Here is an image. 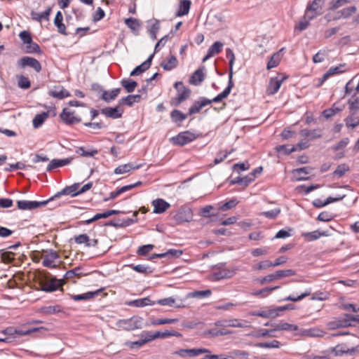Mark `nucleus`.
Here are the masks:
<instances>
[{
	"instance_id": "9d476101",
	"label": "nucleus",
	"mask_w": 359,
	"mask_h": 359,
	"mask_svg": "<svg viewBox=\"0 0 359 359\" xmlns=\"http://www.w3.org/2000/svg\"><path fill=\"white\" fill-rule=\"evenodd\" d=\"M210 351L207 348H191V349H179L175 351L173 354L182 358H194L201 353H210Z\"/></svg>"
},
{
	"instance_id": "c85d7f7f",
	"label": "nucleus",
	"mask_w": 359,
	"mask_h": 359,
	"mask_svg": "<svg viewBox=\"0 0 359 359\" xmlns=\"http://www.w3.org/2000/svg\"><path fill=\"white\" fill-rule=\"evenodd\" d=\"M308 167L295 169L292 171L293 177L297 181L306 180L308 179L306 175L310 173Z\"/></svg>"
},
{
	"instance_id": "aec40b11",
	"label": "nucleus",
	"mask_w": 359,
	"mask_h": 359,
	"mask_svg": "<svg viewBox=\"0 0 359 359\" xmlns=\"http://www.w3.org/2000/svg\"><path fill=\"white\" fill-rule=\"evenodd\" d=\"M140 184H142V182L138 181L135 184L123 186V187L119 188L118 189H117L116 191L111 192L109 194V197L107 198H104V201H108L109 200L114 199L115 198H116L121 194H123L126 191H130Z\"/></svg>"
},
{
	"instance_id": "f03ea898",
	"label": "nucleus",
	"mask_w": 359,
	"mask_h": 359,
	"mask_svg": "<svg viewBox=\"0 0 359 359\" xmlns=\"http://www.w3.org/2000/svg\"><path fill=\"white\" fill-rule=\"evenodd\" d=\"M175 88L177 91V95L170 100V104L172 106L176 107L190 97L191 90L185 87L181 81L176 82Z\"/></svg>"
},
{
	"instance_id": "f3484780",
	"label": "nucleus",
	"mask_w": 359,
	"mask_h": 359,
	"mask_svg": "<svg viewBox=\"0 0 359 359\" xmlns=\"http://www.w3.org/2000/svg\"><path fill=\"white\" fill-rule=\"evenodd\" d=\"M329 236V232L327 231H320L316 230L311 232H304L302 233V236L304 238V240L307 242L314 241L321 236Z\"/></svg>"
},
{
	"instance_id": "393cba45",
	"label": "nucleus",
	"mask_w": 359,
	"mask_h": 359,
	"mask_svg": "<svg viewBox=\"0 0 359 359\" xmlns=\"http://www.w3.org/2000/svg\"><path fill=\"white\" fill-rule=\"evenodd\" d=\"M299 134L302 137H307L309 140H313L322 136V130L320 128L313 130L303 129L300 131Z\"/></svg>"
},
{
	"instance_id": "72a5a7b5",
	"label": "nucleus",
	"mask_w": 359,
	"mask_h": 359,
	"mask_svg": "<svg viewBox=\"0 0 359 359\" xmlns=\"http://www.w3.org/2000/svg\"><path fill=\"white\" fill-rule=\"evenodd\" d=\"M141 167V165H134L133 163H129L118 165L114 170V173L121 175L130 172L132 170H136Z\"/></svg>"
},
{
	"instance_id": "4c0bfd02",
	"label": "nucleus",
	"mask_w": 359,
	"mask_h": 359,
	"mask_svg": "<svg viewBox=\"0 0 359 359\" xmlns=\"http://www.w3.org/2000/svg\"><path fill=\"white\" fill-rule=\"evenodd\" d=\"M141 99V95L140 94L137 95H129L125 97L121 98L119 100L120 104H126L127 106L131 107L134 103L139 102Z\"/></svg>"
},
{
	"instance_id": "9b49d317",
	"label": "nucleus",
	"mask_w": 359,
	"mask_h": 359,
	"mask_svg": "<svg viewBox=\"0 0 359 359\" xmlns=\"http://www.w3.org/2000/svg\"><path fill=\"white\" fill-rule=\"evenodd\" d=\"M236 274L235 270H231L223 267L215 269L210 275V279L218 281L222 279L230 278Z\"/></svg>"
},
{
	"instance_id": "864d4df0",
	"label": "nucleus",
	"mask_w": 359,
	"mask_h": 359,
	"mask_svg": "<svg viewBox=\"0 0 359 359\" xmlns=\"http://www.w3.org/2000/svg\"><path fill=\"white\" fill-rule=\"evenodd\" d=\"M170 116L172 120L175 122H182L187 118V114H183L182 111L177 109H174L171 114Z\"/></svg>"
},
{
	"instance_id": "5701e85b",
	"label": "nucleus",
	"mask_w": 359,
	"mask_h": 359,
	"mask_svg": "<svg viewBox=\"0 0 359 359\" xmlns=\"http://www.w3.org/2000/svg\"><path fill=\"white\" fill-rule=\"evenodd\" d=\"M157 303L161 306H174L175 308H182L184 305L182 299L176 300L174 297H170L159 299Z\"/></svg>"
},
{
	"instance_id": "4d7b16f0",
	"label": "nucleus",
	"mask_w": 359,
	"mask_h": 359,
	"mask_svg": "<svg viewBox=\"0 0 359 359\" xmlns=\"http://www.w3.org/2000/svg\"><path fill=\"white\" fill-rule=\"evenodd\" d=\"M304 359H331V355L327 350L321 351L319 354H309L305 356Z\"/></svg>"
},
{
	"instance_id": "a878e982",
	"label": "nucleus",
	"mask_w": 359,
	"mask_h": 359,
	"mask_svg": "<svg viewBox=\"0 0 359 359\" xmlns=\"http://www.w3.org/2000/svg\"><path fill=\"white\" fill-rule=\"evenodd\" d=\"M205 67H203L201 68L196 70L191 75L190 78V83L194 86L199 85L205 79V74L203 73Z\"/></svg>"
},
{
	"instance_id": "2f4dec72",
	"label": "nucleus",
	"mask_w": 359,
	"mask_h": 359,
	"mask_svg": "<svg viewBox=\"0 0 359 359\" xmlns=\"http://www.w3.org/2000/svg\"><path fill=\"white\" fill-rule=\"evenodd\" d=\"M357 111H350V115L345 118L346 127L355 128L359 125V116L356 114Z\"/></svg>"
},
{
	"instance_id": "de8ad7c7",
	"label": "nucleus",
	"mask_w": 359,
	"mask_h": 359,
	"mask_svg": "<svg viewBox=\"0 0 359 359\" xmlns=\"http://www.w3.org/2000/svg\"><path fill=\"white\" fill-rule=\"evenodd\" d=\"M211 290H200V291H194L191 292H189L187 295V298H204L208 297L211 294Z\"/></svg>"
},
{
	"instance_id": "3c124183",
	"label": "nucleus",
	"mask_w": 359,
	"mask_h": 359,
	"mask_svg": "<svg viewBox=\"0 0 359 359\" xmlns=\"http://www.w3.org/2000/svg\"><path fill=\"white\" fill-rule=\"evenodd\" d=\"M280 288V286L267 287L259 290H257L252 293L254 296H259L261 297H267L272 291Z\"/></svg>"
},
{
	"instance_id": "c756f323",
	"label": "nucleus",
	"mask_w": 359,
	"mask_h": 359,
	"mask_svg": "<svg viewBox=\"0 0 359 359\" xmlns=\"http://www.w3.org/2000/svg\"><path fill=\"white\" fill-rule=\"evenodd\" d=\"M79 186V184L75 183L69 187H67L63 189L61 191L58 192L55 198L60 196V195H71L72 196H76L79 194L77 189Z\"/></svg>"
},
{
	"instance_id": "a19ab883",
	"label": "nucleus",
	"mask_w": 359,
	"mask_h": 359,
	"mask_svg": "<svg viewBox=\"0 0 359 359\" xmlns=\"http://www.w3.org/2000/svg\"><path fill=\"white\" fill-rule=\"evenodd\" d=\"M228 327H241V328H247L250 327V323L245 320H240L237 318L229 319L227 320Z\"/></svg>"
},
{
	"instance_id": "5fc2aeb1",
	"label": "nucleus",
	"mask_w": 359,
	"mask_h": 359,
	"mask_svg": "<svg viewBox=\"0 0 359 359\" xmlns=\"http://www.w3.org/2000/svg\"><path fill=\"white\" fill-rule=\"evenodd\" d=\"M177 65V60L175 55H171L166 63H162L161 67L164 70L170 71Z\"/></svg>"
},
{
	"instance_id": "338daca9",
	"label": "nucleus",
	"mask_w": 359,
	"mask_h": 359,
	"mask_svg": "<svg viewBox=\"0 0 359 359\" xmlns=\"http://www.w3.org/2000/svg\"><path fill=\"white\" fill-rule=\"evenodd\" d=\"M280 212H281V210L280 208H275L271 210L262 212L259 215L264 216L265 217H266L268 219H274L278 216V215L280 213Z\"/></svg>"
},
{
	"instance_id": "f257e3e1",
	"label": "nucleus",
	"mask_w": 359,
	"mask_h": 359,
	"mask_svg": "<svg viewBox=\"0 0 359 359\" xmlns=\"http://www.w3.org/2000/svg\"><path fill=\"white\" fill-rule=\"evenodd\" d=\"M233 87V83L231 81V73L229 75V81L228 82L227 87L220 94L217 95L212 100H209L205 97H201L200 101L195 102L193 105L189 109V115H193L198 113L201 109L212 102H219L223 99L227 97L231 93L232 88Z\"/></svg>"
},
{
	"instance_id": "69168bd1",
	"label": "nucleus",
	"mask_w": 359,
	"mask_h": 359,
	"mask_svg": "<svg viewBox=\"0 0 359 359\" xmlns=\"http://www.w3.org/2000/svg\"><path fill=\"white\" fill-rule=\"evenodd\" d=\"M349 170V166L345 163L340 164L337 166L336 170L334 171L333 175L338 177H341L345 173Z\"/></svg>"
},
{
	"instance_id": "ea45409f",
	"label": "nucleus",
	"mask_w": 359,
	"mask_h": 359,
	"mask_svg": "<svg viewBox=\"0 0 359 359\" xmlns=\"http://www.w3.org/2000/svg\"><path fill=\"white\" fill-rule=\"evenodd\" d=\"M49 112H42L36 114L32 120L33 126L34 128H39L42 126L45 121L48 118Z\"/></svg>"
},
{
	"instance_id": "c9c22d12",
	"label": "nucleus",
	"mask_w": 359,
	"mask_h": 359,
	"mask_svg": "<svg viewBox=\"0 0 359 359\" xmlns=\"http://www.w3.org/2000/svg\"><path fill=\"white\" fill-rule=\"evenodd\" d=\"M63 16L60 11H57L54 19V24L57 28V31L62 34L67 35L66 27L62 22Z\"/></svg>"
},
{
	"instance_id": "473e14b6",
	"label": "nucleus",
	"mask_w": 359,
	"mask_h": 359,
	"mask_svg": "<svg viewBox=\"0 0 359 359\" xmlns=\"http://www.w3.org/2000/svg\"><path fill=\"white\" fill-rule=\"evenodd\" d=\"M191 4V2L190 0H181L176 15L181 17L187 15L189 12Z\"/></svg>"
},
{
	"instance_id": "a18cd8bd",
	"label": "nucleus",
	"mask_w": 359,
	"mask_h": 359,
	"mask_svg": "<svg viewBox=\"0 0 359 359\" xmlns=\"http://www.w3.org/2000/svg\"><path fill=\"white\" fill-rule=\"evenodd\" d=\"M311 20L309 19V17H306V14L304 13V15L302 17L299 23L295 25L294 30L299 32L305 30L309 26Z\"/></svg>"
},
{
	"instance_id": "8fccbe9b",
	"label": "nucleus",
	"mask_w": 359,
	"mask_h": 359,
	"mask_svg": "<svg viewBox=\"0 0 359 359\" xmlns=\"http://www.w3.org/2000/svg\"><path fill=\"white\" fill-rule=\"evenodd\" d=\"M273 273L276 277V280H280L284 277H289L296 275L295 271L292 269L278 270Z\"/></svg>"
},
{
	"instance_id": "cd10ccee",
	"label": "nucleus",
	"mask_w": 359,
	"mask_h": 359,
	"mask_svg": "<svg viewBox=\"0 0 359 359\" xmlns=\"http://www.w3.org/2000/svg\"><path fill=\"white\" fill-rule=\"evenodd\" d=\"M345 65H339V66L332 67L328 71L323 74L320 79V84L325 81L330 76L338 74L344 72V67Z\"/></svg>"
},
{
	"instance_id": "052dcab7",
	"label": "nucleus",
	"mask_w": 359,
	"mask_h": 359,
	"mask_svg": "<svg viewBox=\"0 0 359 359\" xmlns=\"http://www.w3.org/2000/svg\"><path fill=\"white\" fill-rule=\"evenodd\" d=\"M280 61V55L278 53H274L267 63V69L277 67Z\"/></svg>"
},
{
	"instance_id": "a211bd4d",
	"label": "nucleus",
	"mask_w": 359,
	"mask_h": 359,
	"mask_svg": "<svg viewBox=\"0 0 359 359\" xmlns=\"http://www.w3.org/2000/svg\"><path fill=\"white\" fill-rule=\"evenodd\" d=\"M123 110L119 106L115 107H106L101 110V113L107 117L114 119L121 118L122 116Z\"/></svg>"
},
{
	"instance_id": "7c9ffc66",
	"label": "nucleus",
	"mask_w": 359,
	"mask_h": 359,
	"mask_svg": "<svg viewBox=\"0 0 359 359\" xmlns=\"http://www.w3.org/2000/svg\"><path fill=\"white\" fill-rule=\"evenodd\" d=\"M100 292V290H96L94 292H88L81 294H70V298L76 302L78 301H86L90 299L94 298L97 296Z\"/></svg>"
},
{
	"instance_id": "49530a36",
	"label": "nucleus",
	"mask_w": 359,
	"mask_h": 359,
	"mask_svg": "<svg viewBox=\"0 0 359 359\" xmlns=\"http://www.w3.org/2000/svg\"><path fill=\"white\" fill-rule=\"evenodd\" d=\"M275 330L276 331H279V330L297 331V330H298V326L294 324H290L287 323H280L279 324L275 325Z\"/></svg>"
},
{
	"instance_id": "603ef678",
	"label": "nucleus",
	"mask_w": 359,
	"mask_h": 359,
	"mask_svg": "<svg viewBox=\"0 0 359 359\" xmlns=\"http://www.w3.org/2000/svg\"><path fill=\"white\" fill-rule=\"evenodd\" d=\"M122 86L126 90L128 93H132L137 86V83L135 81L123 79L121 81Z\"/></svg>"
},
{
	"instance_id": "09e8293b",
	"label": "nucleus",
	"mask_w": 359,
	"mask_h": 359,
	"mask_svg": "<svg viewBox=\"0 0 359 359\" xmlns=\"http://www.w3.org/2000/svg\"><path fill=\"white\" fill-rule=\"evenodd\" d=\"M41 311L46 315H52L62 312V309L60 305H53L41 308Z\"/></svg>"
},
{
	"instance_id": "2eb2a0df",
	"label": "nucleus",
	"mask_w": 359,
	"mask_h": 359,
	"mask_svg": "<svg viewBox=\"0 0 359 359\" xmlns=\"http://www.w3.org/2000/svg\"><path fill=\"white\" fill-rule=\"evenodd\" d=\"M151 205L154 207L153 212L155 214H161L170 207V204L162 198L154 200Z\"/></svg>"
},
{
	"instance_id": "e433bc0d",
	"label": "nucleus",
	"mask_w": 359,
	"mask_h": 359,
	"mask_svg": "<svg viewBox=\"0 0 359 359\" xmlns=\"http://www.w3.org/2000/svg\"><path fill=\"white\" fill-rule=\"evenodd\" d=\"M83 275H86L83 273V269L80 266L75 267L74 269L67 271L64 275V280H70L74 277L80 278Z\"/></svg>"
},
{
	"instance_id": "79ce46f5",
	"label": "nucleus",
	"mask_w": 359,
	"mask_h": 359,
	"mask_svg": "<svg viewBox=\"0 0 359 359\" xmlns=\"http://www.w3.org/2000/svg\"><path fill=\"white\" fill-rule=\"evenodd\" d=\"M350 111H358L359 110V97L354 93L348 100Z\"/></svg>"
},
{
	"instance_id": "0eeeda50",
	"label": "nucleus",
	"mask_w": 359,
	"mask_h": 359,
	"mask_svg": "<svg viewBox=\"0 0 359 359\" xmlns=\"http://www.w3.org/2000/svg\"><path fill=\"white\" fill-rule=\"evenodd\" d=\"M53 199V198H51L48 201H18L17 206L18 208L21 210H32L42 206H45L48 203L49 201Z\"/></svg>"
},
{
	"instance_id": "13d9d810",
	"label": "nucleus",
	"mask_w": 359,
	"mask_h": 359,
	"mask_svg": "<svg viewBox=\"0 0 359 359\" xmlns=\"http://www.w3.org/2000/svg\"><path fill=\"white\" fill-rule=\"evenodd\" d=\"M327 352L330 353L331 355V359L333 358V357L336 356H340L345 353V349L343 348L341 345H337L334 347L330 348L327 349Z\"/></svg>"
},
{
	"instance_id": "f704fd0d",
	"label": "nucleus",
	"mask_w": 359,
	"mask_h": 359,
	"mask_svg": "<svg viewBox=\"0 0 359 359\" xmlns=\"http://www.w3.org/2000/svg\"><path fill=\"white\" fill-rule=\"evenodd\" d=\"M121 88H114L111 91L104 90L102 95V99L106 102H110L111 101L116 99L121 92Z\"/></svg>"
},
{
	"instance_id": "680f3d73",
	"label": "nucleus",
	"mask_w": 359,
	"mask_h": 359,
	"mask_svg": "<svg viewBox=\"0 0 359 359\" xmlns=\"http://www.w3.org/2000/svg\"><path fill=\"white\" fill-rule=\"evenodd\" d=\"M311 294V290H306L305 292L302 293L300 295L297 297H294L292 295H290L285 298H284L283 301H291V302H299L302 300L304 298L309 296Z\"/></svg>"
},
{
	"instance_id": "58836bf2",
	"label": "nucleus",
	"mask_w": 359,
	"mask_h": 359,
	"mask_svg": "<svg viewBox=\"0 0 359 359\" xmlns=\"http://www.w3.org/2000/svg\"><path fill=\"white\" fill-rule=\"evenodd\" d=\"M51 8L48 7L44 12L42 13H36L32 11L31 13L32 18L36 21L41 22L42 20H48L49 16L51 13Z\"/></svg>"
},
{
	"instance_id": "423d86ee",
	"label": "nucleus",
	"mask_w": 359,
	"mask_h": 359,
	"mask_svg": "<svg viewBox=\"0 0 359 359\" xmlns=\"http://www.w3.org/2000/svg\"><path fill=\"white\" fill-rule=\"evenodd\" d=\"M173 218L178 224L190 222L193 219L192 210L189 208L182 207L178 210Z\"/></svg>"
},
{
	"instance_id": "6ab92c4d",
	"label": "nucleus",
	"mask_w": 359,
	"mask_h": 359,
	"mask_svg": "<svg viewBox=\"0 0 359 359\" xmlns=\"http://www.w3.org/2000/svg\"><path fill=\"white\" fill-rule=\"evenodd\" d=\"M143 319L141 317L134 316L123 322L124 327L128 330H133L142 327Z\"/></svg>"
},
{
	"instance_id": "6e6d98bb",
	"label": "nucleus",
	"mask_w": 359,
	"mask_h": 359,
	"mask_svg": "<svg viewBox=\"0 0 359 359\" xmlns=\"http://www.w3.org/2000/svg\"><path fill=\"white\" fill-rule=\"evenodd\" d=\"M356 11H357V8L354 6L343 8L342 10H341L339 11V13L341 14V16L339 17V18H335L334 20L339 19L340 18H348L351 15L355 13L356 12Z\"/></svg>"
},
{
	"instance_id": "0e129e2a",
	"label": "nucleus",
	"mask_w": 359,
	"mask_h": 359,
	"mask_svg": "<svg viewBox=\"0 0 359 359\" xmlns=\"http://www.w3.org/2000/svg\"><path fill=\"white\" fill-rule=\"evenodd\" d=\"M126 25L132 30H138L140 27V23L138 20L133 18H128L125 20Z\"/></svg>"
},
{
	"instance_id": "ddd939ff",
	"label": "nucleus",
	"mask_w": 359,
	"mask_h": 359,
	"mask_svg": "<svg viewBox=\"0 0 359 359\" xmlns=\"http://www.w3.org/2000/svg\"><path fill=\"white\" fill-rule=\"evenodd\" d=\"M60 118L66 123V124H74L81 121L80 117H77L74 116V112L68 110L67 109H63L62 113L60 115Z\"/></svg>"
},
{
	"instance_id": "e2e57ef3",
	"label": "nucleus",
	"mask_w": 359,
	"mask_h": 359,
	"mask_svg": "<svg viewBox=\"0 0 359 359\" xmlns=\"http://www.w3.org/2000/svg\"><path fill=\"white\" fill-rule=\"evenodd\" d=\"M208 333L212 337H218L230 334L232 332L226 329L212 328L208 330Z\"/></svg>"
},
{
	"instance_id": "37998d69",
	"label": "nucleus",
	"mask_w": 359,
	"mask_h": 359,
	"mask_svg": "<svg viewBox=\"0 0 359 359\" xmlns=\"http://www.w3.org/2000/svg\"><path fill=\"white\" fill-rule=\"evenodd\" d=\"M180 337L182 336V334L177 332V331H169V330H165L164 332L161 331H156L154 332V337L155 339L158 338H166L169 337Z\"/></svg>"
},
{
	"instance_id": "c03bdc74",
	"label": "nucleus",
	"mask_w": 359,
	"mask_h": 359,
	"mask_svg": "<svg viewBox=\"0 0 359 359\" xmlns=\"http://www.w3.org/2000/svg\"><path fill=\"white\" fill-rule=\"evenodd\" d=\"M281 346V343L278 340H272L269 342H259L255 346L263 348H278Z\"/></svg>"
},
{
	"instance_id": "7ed1b4c3",
	"label": "nucleus",
	"mask_w": 359,
	"mask_h": 359,
	"mask_svg": "<svg viewBox=\"0 0 359 359\" xmlns=\"http://www.w3.org/2000/svg\"><path fill=\"white\" fill-rule=\"evenodd\" d=\"M324 2V0H313L309 4L305 11L306 17H309V20H313L317 16L320 15L323 13L322 8Z\"/></svg>"
},
{
	"instance_id": "1a4fd4ad",
	"label": "nucleus",
	"mask_w": 359,
	"mask_h": 359,
	"mask_svg": "<svg viewBox=\"0 0 359 359\" xmlns=\"http://www.w3.org/2000/svg\"><path fill=\"white\" fill-rule=\"evenodd\" d=\"M18 66L22 69L29 67L37 73L41 71V63L36 59L28 56H25L20 59L18 61Z\"/></svg>"
},
{
	"instance_id": "4be33fe9",
	"label": "nucleus",
	"mask_w": 359,
	"mask_h": 359,
	"mask_svg": "<svg viewBox=\"0 0 359 359\" xmlns=\"http://www.w3.org/2000/svg\"><path fill=\"white\" fill-rule=\"evenodd\" d=\"M224 44L220 41H215L209 48L207 55L203 57V62H205L211 57L219 54L223 48Z\"/></svg>"
},
{
	"instance_id": "4468645a",
	"label": "nucleus",
	"mask_w": 359,
	"mask_h": 359,
	"mask_svg": "<svg viewBox=\"0 0 359 359\" xmlns=\"http://www.w3.org/2000/svg\"><path fill=\"white\" fill-rule=\"evenodd\" d=\"M46 252L47 254L43 256V266L48 268H56L57 266L54 264V262L60 257L58 253L53 250L49 252L46 251Z\"/></svg>"
},
{
	"instance_id": "bb28decb",
	"label": "nucleus",
	"mask_w": 359,
	"mask_h": 359,
	"mask_svg": "<svg viewBox=\"0 0 359 359\" xmlns=\"http://www.w3.org/2000/svg\"><path fill=\"white\" fill-rule=\"evenodd\" d=\"M126 305L135 307H144L148 305H154L155 302L151 301L149 297H144L127 302Z\"/></svg>"
},
{
	"instance_id": "b1692460",
	"label": "nucleus",
	"mask_w": 359,
	"mask_h": 359,
	"mask_svg": "<svg viewBox=\"0 0 359 359\" xmlns=\"http://www.w3.org/2000/svg\"><path fill=\"white\" fill-rule=\"evenodd\" d=\"M72 158H67L64 159H53L50 161L49 164L46 168V171L50 172L53 169L68 165L71 163Z\"/></svg>"
},
{
	"instance_id": "dca6fc26",
	"label": "nucleus",
	"mask_w": 359,
	"mask_h": 359,
	"mask_svg": "<svg viewBox=\"0 0 359 359\" xmlns=\"http://www.w3.org/2000/svg\"><path fill=\"white\" fill-rule=\"evenodd\" d=\"M154 53H152L149 56V57L141 65L137 66L130 74L131 76L140 75L142 73L144 72L147 70L151 65V61L154 57Z\"/></svg>"
},
{
	"instance_id": "20e7f679",
	"label": "nucleus",
	"mask_w": 359,
	"mask_h": 359,
	"mask_svg": "<svg viewBox=\"0 0 359 359\" xmlns=\"http://www.w3.org/2000/svg\"><path fill=\"white\" fill-rule=\"evenodd\" d=\"M351 321L359 322V315L345 314L344 318L330 322L328 326L330 329L348 327L351 325Z\"/></svg>"
},
{
	"instance_id": "6e6552de",
	"label": "nucleus",
	"mask_w": 359,
	"mask_h": 359,
	"mask_svg": "<svg viewBox=\"0 0 359 359\" xmlns=\"http://www.w3.org/2000/svg\"><path fill=\"white\" fill-rule=\"evenodd\" d=\"M65 283L63 279L51 278L49 280L41 281V290L44 292H50L57 290Z\"/></svg>"
},
{
	"instance_id": "bf43d9fd",
	"label": "nucleus",
	"mask_w": 359,
	"mask_h": 359,
	"mask_svg": "<svg viewBox=\"0 0 359 359\" xmlns=\"http://www.w3.org/2000/svg\"><path fill=\"white\" fill-rule=\"evenodd\" d=\"M28 168H33V167L30 165H25V163H23L22 162H17L15 164H10L8 165V167H6L4 168V170L6 172H11L16 169L25 170Z\"/></svg>"
},
{
	"instance_id": "f8f14e48",
	"label": "nucleus",
	"mask_w": 359,
	"mask_h": 359,
	"mask_svg": "<svg viewBox=\"0 0 359 359\" xmlns=\"http://www.w3.org/2000/svg\"><path fill=\"white\" fill-rule=\"evenodd\" d=\"M285 77L279 79L278 77L271 78L269 81L268 87L266 88V94L268 95H272L276 94L280 89L283 81Z\"/></svg>"
},
{
	"instance_id": "412c9836",
	"label": "nucleus",
	"mask_w": 359,
	"mask_h": 359,
	"mask_svg": "<svg viewBox=\"0 0 359 359\" xmlns=\"http://www.w3.org/2000/svg\"><path fill=\"white\" fill-rule=\"evenodd\" d=\"M48 94L50 96L59 100H62L71 95L63 86H55L53 89L49 90Z\"/></svg>"
},
{
	"instance_id": "774afa93",
	"label": "nucleus",
	"mask_w": 359,
	"mask_h": 359,
	"mask_svg": "<svg viewBox=\"0 0 359 359\" xmlns=\"http://www.w3.org/2000/svg\"><path fill=\"white\" fill-rule=\"evenodd\" d=\"M26 52L28 53H39L41 54V50L40 46L35 42H32L30 43H27L26 46Z\"/></svg>"
},
{
	"instance_id": "39448f33",
	"label": "nucleus",
	"mask_w": 359,
	"mask_h": 359,
	"mask_svg": "<svg viewBox=\"0 0 359 359\" xmlns=\"http://www.w3.org/2000/svg\"><path fill=\"white\" fill-rule=\"evenodd\" d=\"M196 136L190 131H184L171 138V142L175 145H185L196 140Z\"/></svg>"
}]
</instances>
